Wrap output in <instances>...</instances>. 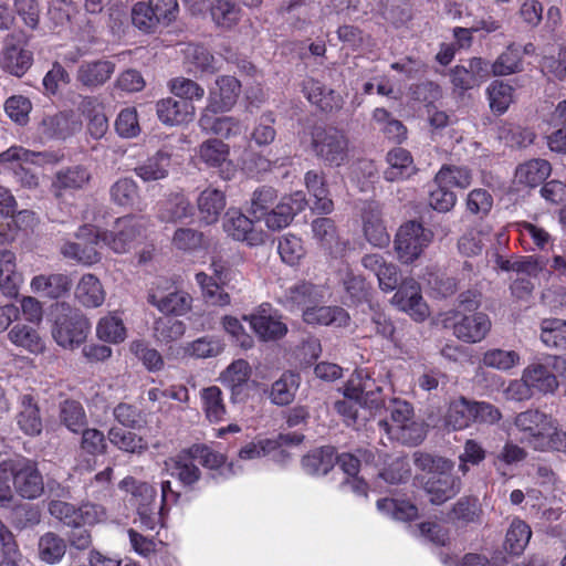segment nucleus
<instances>
[{
	"instance_id": "1",
	"label": "nucleus",
	"mask_w": 566,
	"mask_h": 566,
	"mask_svg": "<svg viewBox=\"0 0 566 566\" xmlns=\"http://www.w3.org/2000/svg\"><path fill=\"white\" fill-rule=\"evenodd\" d=\"M120 489L130 494L129 501L136 507L140 527L145 531H156L163 527L165 515L180 496L168 480L160 483V503L156 502L157 491L151 484L133 476L123 479Z\"/></svg>"
},
{
	"instance_id": "2",
	"label": "nucleus",
	"mask_w": 566,
	"mask_h": 566,
	"mask_svg": "<svg viewBox=\"0 0 566 566\" xmlns=\"http://www.w3.org/2000/svg\"><path fill=\"white\" fill-rule=\"evenodd\" d=\"M380 406V387L366 370H357L344 387V398L335 402L347 426L359 428Z\"/></svg>"
},
{
	"instance_id": "3",
	"label": "nucleus",
	"mask_w": 566,
	"mask_h": 566,
	"mask_svg": "<svg viewBox=\"0 0 566 566\" xmlns=\"http://www.w3.org/2000/svg\"><path fill=\"white\" fill-rule=\"evenodd\" d=\"M276 190L272 187H260L252 193L249 214L258 222L264 221L268 229L272 231L287 227L294 217L302 212L307 200L303 191H295L284 196L276 202Z\"/></svg>"
},
{
	"instance_id": "4",
	"label": "nucleus",
	"mask_w": 566,
	"mask_h": 566,
	"mask_svg": "<svg viewBox=\"0 0 566 566\" xmlns=\"http://www.w3.org/2000/svg\"><path fill=\"white\" fill-rule=\"evenodd\" d=\"M518 441L535 451L566 452V431L558 428L557 421L538 409H527L514 418Z\"/></svg>"
},
{
	"instance_id": "5",
	"label": "nucleus",
	"mask_w": 566,
	"mask_h": 566,
	"mask_svg": "<svg viewBox=\"0 0 566 566\" xmlns=\"http://www.w3.org/2000/svg\"><path fill=\"white\" fill-rule=\"evenodd\" d=\"M413 463L417 469L427 472L423 490L432 504L440 505L460 492L461 480L452 473V461L430 453L415 452Z\"/></svg>"
},
{
	"instance_id": "6",
	"label": "nucleus",
	"mask_w": 566,
	"mask_h": 566,
	"mask_svg": "<svg viewBox=\"0 0 566 566\" xmlns=\"http://www.w3.org/2000/svg\"><path fill=\"white\" fill-rule=\"evenodd\" d=\"M387 410L390 413V421L380 420L379 426L389 439L408 446H417L422 442L426 432L423 426L415 420L411 403L394 399L389 402Z\"/></svg>"
},
{
	"instance_id": "7",
	"label": "nucleus",
	"mask_w": 566,
	"mask_h": 566,
	"mask_svg": "<svg viewBox=\"0 0 566 566\" xmlns=\"http://www.w3.org/2000/svg\"><path fill=\"white\" fill-rule=\"evenodd\" d=\"M142 218L125 216L118 218L111 231L96 230L93 234L95 244H103L115 253L129 251L142 235Z\"/></svg>"
},
{
	"instance_id": "8",
	"label": "nucleus",
	"mask_w": 566,
	"mask_h": 566,
	"mask_svg": "<svg viewBox=\"0 0 566 566\" xmlns=\"http://www.w3.org/2000/svg\"><path fill=\"white\" fill-rule=\"evenodd\" d=\"M311 145L317 158L328 166L339 167L347 159L348 139L339 129L315 128Z\"/></svg>"
},
{
	"instance_id": "9",
	"label": "nucleus",
	"mask_w": 566,
	"mask_h": 566,
	"mask_svg": "<svg viewBox=\"0 0 566 566\" xmlns=\"http://www.w3.org/2000/svg\"><path fill=\"white\" fill-rule=\"evenodd\" d=\"M90 329L88 319L78 310L69 307L56 316L52 336L59 346L73 349L85 342Z\"/></svg>"
},
{
	"instance_id": "10",
	"label": "nucleus",
	"mask_w": 566,
	"mask_h": 566,
	"mask_svg": "<svg viewBox=\"0 0 566 566\" xmlns=\"http://www.w3.org/2000/svg\"><path fill=\"white\" fill-rule=\"evenodd\" d=\"M432 240V232L417 221L402 224L395 239V250L401 263H413Z\"/></svg>"
},
{
	"instance_id": "11",
	"label": "nucleus",
	"mask_w": 566,
	"mask_h": 566,
	"mask_svg": "<svg viewBox=\"0 0 566 566\" xmlns=\"http://www.w3.org/2000/svg\"><path fill=\"white\" fill-rule=\"evenodd\" d=\"M243 319L249 323L261 342H275L287 334V325L282 321V315L270 304H261L250 315H244Z\"/></svg>"
},
{
	"instance_id": "12",
	"label": "nucleus",
	"mask_w": 566,
	"mask_h": 566,
	"mask_svg": "<svg viewBox=\"0 0 566 566\" xmlns=\"http://www.w3.org/2000/svg\"><path fill=\"white\" fill-rule=\"evenodd\" d=\"M12 483L15 492L23 499L34 500L44 492L43 476L38 463L22 458L11 462Z\"/></svg>"
},
{
	"instance_id": "13",
	"label": "nucleus",
	"mask_w": 566,
	"mask_h": 566,
	"mask_svg": "<svg viewBox=\"0 0 566 566\" xmlns=\"http://www.w3.org/2000/svg\"><path fill=\"white\" fill-rule=\"evenodd\" d=\"M48 510L54 518L71 527L92 525L102 514L101 506L96 504L84 503L76 507L62 500H50Z\"/></svg>"
},
{
	"instance_id": "14",
	"label": "nucleus",
	"mask_w": 566,
	"mask_h": 566,
	"mask_svg": "<svg viewBox=\"0 0 566 566\" xmlns=\"http://www.w3.org/2000/svg\"><path fill=\"white\" fill-rule=\"evenodd\" d=\"M256 223L258 221L250 219L241 211L230 209L224 216L223 230L235 241L258 247L264 243L266 233Z\"/></svg>"
},
{
	"instance_id": "15",
	"label": "nucleus",
	"mask_w": 566,
	"mask_h": 566,
	"mask_svg": "<svg viewBox=\"0 0 566 566\" xmlns=\"http://www.w3.org/2000/svg\"><path fill=\"white\" fill-rule=\"evenodd\" d=\"M313 238L319 248L332 259H343L348 249L349 241L339 235L333 219L316 218L311 223Z\"/></svg>"
},
{
	"instance_id": "16",
	"label": "nucleus",
	"mask_w": 566,
	"mask_h": 566,
	"mask_svg": "<svg viewBox=\"0 0 566 566\" xmlns=\"http://www.w3.org/2000/svg\"><path fill=\"white\" fill-rule=\"evenodd\" d=\"M198 157L209 168L219 169L220 177L230 180L235 168L229 159L230 147L219 138H209L202 142L198 147Z\"/></svg>"
},
{
	"instance_id": "17",
	"label": "nucleus",
	"mask_w": 566,
	"mask_h": 566,
	"mask_svg": "<svg viewBox=\"0 0 566 566\" xmlns=\"http://www.w3.org/2000/svg\"><path fill=\"white\" fill-rule=\"evenodd\" d=\"M396 289L391 303L416 321H423L427 317L428 307L423 302L420 284L415 279L408 277Z\"/></svg>"
},
{
	"instance_id": "18",
	"label": "nucleus",
	"mask_w": 566,
	"mask_h": 566,
	"mask_svg": "<svg viewBox=\"0 0 566 566\" xmlns=\"http://www.w3.org/2000/svg\"><path fill=\"white\" fill-rule=\"evenodd\" d=\"M190 450L197 463L209 470L210 478L216 483L229 480L240 473L239 467L232 462L228 463L223 454L207 446L195 444Z\"/></svg>"
},
{
	"instance_id": "19",
	"label": "nucleus",
	"mask_w": 566,
	"mask_h": 566,
	"mask_svg": "<svg viewBox=\"0 0 566 566\" xmlns=\"http://www.w3.org/2000/svg\"><path fill=\"white\" fill-rule=\"evenodd\" d=\"M323 300L322 290L310 283L300 282L284 291L280 303L290 312L302 311L317 305Z\"/></svg>"
},
{
	"instance_id": "20",
	"label": "nucleus",
	"mask_w": 566,
	"mask_h": 566,
	"mask_svg": "<svg viewBox=\"0 0 566 566\" xmlns=\"http://www.w3.org/2000/svg\"><path fill=\"white\" fill-rule=\"evenodd\" d=\"M491 329V321L485 313L474 312L462 315L453 324L455 337L468 344H475L483 340Z\"/></svg>"
},
{
	"instance_id": "21",
	"label": "nucleus",
	"mask_w": 566,
	"mask_h": 566,
	"mask_svg": "<svg viewBox=\"0 0 566 566\" xmlns=\"http://www.w3.org/2000/svg\"><path fill=\"white\" fill-rule=\"evenodd\" d=\"M240 82L230 75L220 76L209 91V109L213 112H229L237 103L240 94Z\"/></svg>"
},
{
	"instance_id": "22",
	"label": "nucleus",
	"mask_w": 566,
	"mask_h": 566,
	"mask_svg": "<svg viewBox=\"0 0 566 566\" xmlns=\"http://www.w3.org/2000/svg\"><path fill=\"white\" fill-rule=\"evenodd\" d=\"M557 359L556 356H547L545 363H533L524 369L523 378L534 394H553L558 387L557 378L549 368Z\"/></svg>"
},
{
	"instance_id": "23",
	"label": "nucleus",
	"mask_w": 566,
	"mask_h": 566,
	"mask_svg": "<svg viewBox=\"0 0 566 566\" xmlns=\"http://www.w3.org/2000/svg\"><path fill=\"white\" fill-rule=\"evenodd\" d=\"M251 373L250 364L240 358L233 360L221 374V382L231 390L232 402L235 403L245 399Z\"/></svg>"
},
{
	"instance_id": "24",
	"label": "nucleus",
	"mask_w": 566,
	"mask_h": 566,
	"mask_svg": "<svg viewBox=\"0 0 566 566\" xmlns=\"http://www.w3.org/2000/svg\"><path fill=\"white\" fill-rule=\"evenodd\" d=\"M512 229L518 233L526 251H547L554 245L555 238L541 224L531 221H517Z\"/></svg>"
},
{
	"instance_id": "25",
	"label": "nucleus",
	"mask_w": 566,
	"mask_h": 566,
	"mask_svg": "<svg viewBox=\"0 0 566 566\" xmlns=\"http://www.w3.org/2000/svg\"><path fill=\"white\" fill-rule=\"evenodd\" d=\"M72 285L71 277L64 273L39 274L33 276L30 282L33 293L51 300L66 296Z\"/></svg>"
},
{
	"instance_id": "26",
	"label": "nucleus",
	"mask_w": 566,
	"mask_h": 566,
	"mask_svg": "<svg viewBox=\"0 0 566 566\" xmlns=\"http://www.w3.org/2000/svg\"><path fill=\"white\" fill-rule=\"evenodd\" d=\"M95 231V229L87 226L81 228L78 237L88 235L90 243L83 244L81 242L67 241L61 247L62 255L65 259L82 263L84 265H92L97 263L101 260V253L96 249L98 244L94 243L93 234Z\"/></svg>"
},
{
	"instance_id": "27",
	"label": "nucleus",
	"mask_w": 566,
	"mask_h": 566,
	"mask_svg": "<svg viewBox=\"0 0 566 566\" xmlns=\"http://www.w3.org/2000/svg\"><path fill=\"white\" fill-rule=\"evenodd\" d=\"M115 72V63L111 60L84 61L77 69L76 80L87 88H96L105 84Z\"/></svg>"
},
{
	"instance_id": "28",
	"label": "nucleus",
	"mask_w": 566,
	"mask_h": 566,
	"mask_svg": "<svg viewBox=\"0 0 566 566\" xmlns=\"http://www.w3.org/2000/svg\"><path fill=\"white\" fill-rule=\"evenodd\" d=\"M15 420L19 429L25 436L35 437L42 432L40 408L32 395L24 394L19 397Z\"/></svg>"
},
{
	"instance_id": "29",
	"label": "nucleus",
	"mask_w": 566,
	"mask_h": 566,
	"mask_svg": "<svg viewBox=\"0 0 566 566\" xmlns=\"http://www.w3.org/2000/svg\"><path fill=\"white\" fill-rule=\"evenodd\" d=\"M91 174L84 166H73L59 170L52 181V192L61 198L66 192L83 189L90 181Z\"/></svg>"
},
{
	"instance_id": "30",
	"label": "nucleus",
	"mask_w": 566,
	"mask_h": 566,
	"mask_svg": "<svg viewBox=\"0 0 566 566\" xmlns=\"http://www.w3.org/2000/svg\"><path fill=\"white\" fill-rule=\"evenodd\" d=\"M156 112L163 124L177 126L191 120L195 107L189 102L167 97L157 102Z\"/></svg>"
},
{
	"instance_id": "31",
	"label": "nucleus",
	"mask_w": 566,
	"mask_h": 566,
	"mask_svg": "<svg viewBox=\"0 0 566 566\" xmlns=\"http://www.w3.org/2000/svg\"><path fill=\"white\" fill-rule=\"evenodd\" d=\"M59 160V155L53 151H33L22 146H11L0 154V166L8 167L13 171L17 164L30 163L34 165L54 164Z\"/></svg>"
},
{
	"instance_id": "32",
	"label": "nucleus",
	"mask_w": 566,
	"mask_h": 566,
	"mask_svg": "<svg viewBox=\"0 0 566 566\" xmlns=\"http://www.w3.org/2000/svg\"><path fill=\"white\" fill-rule=\"evenodd\" d=\"M226 208V195L216 188L202 190L197 198L199 221L206 226L216 223Z\"/></svg>"
},
{
	"instance_id": "33",
	"label": "nucleus",
	"mask_w": 566,
	"mask_h": 566,
	"mask_svg": "<svg viewBox=\"0 0 566 566\" xmlns=\"http://www.w3.org/2000/svg\"><path fill=\"white\" fill-rule=\"evenodd\" d=\"M170 166L171 153L160 149L139 161L134 168V172L145 182L157 181L168 176Z\"/></svg>"
},
{
	"instance_id": "34",
	"label": "nucleus",
	"mask_w": 566,
	"mask_h": 566,
	"mask_svg": "<svg viewBox=\"0 0 566 566\" xmlns=\"http://www.w3.org/2000/svg\"><path fill=\"white\" fill-rule=\"evenodd\" d=\"M167 467L170 476L175 478L185 488H192L201 475L198 463L192 457L190 449L171 459V462L167 463Z\"/></svg>"
},
{
	"instance_id": "35",
	"label": "nucleus",
	"mask_w": 566,
	"mask_h": 566,
	"mask_svg": "<svg viewBox=\"0 0 566 566\" xmlns=\"http://www.w3.org/2000/svg\"><path fill=\"white\" fill-rule=\"evenodd\" d=\"M301 463L308 475H326L336 464V451L329 446L313 449L302 458Z\"/></svg>"
},
{
	"instance_id": "36",
	"label": "nucleus",
	"mask_w": 566,
	"mask_h": 566,
	"mask_svg": "<svg viewBox=\"0 0 566 566\" xmlns=\"http://www.w3.org/2000/svg\"><path fill=\"white\" fill-rule=\"evenodd\" d=\"M304 322L313 325L345 327L349 323V314L340 306L313 305L305 310Z\"/></svg>"
},
{
	"instance_id": "37",
	"label": "nucleus",
	"mask_w": 566,
	"mask_h": 566,
	"mask_svg": "<svg viewBox=\"0 0 566 566\" xmlns=\"http://www.w3.org/2000/svg\"><path fill=\"white\" fill-rule=\"evenodd\" d=\"M109 196L116 206L142 210V199L137 182L130 177L116 180L109 188Z\"/></svg>"
},
{
	"instance_id": "38",
	"label": "nucleus",
	"mask_w": 566,
	"mask_h": 566,
	"mask_svg": "<svg viewBox=\"0 0 566 566\" xmlns=\"http://www.w3.org/2000/svg\"><path fill=\"white\" fill-rule=\"evenodd\" d=\"M552 172L549 161L542 158L531 159L517 166L515 179L520 185L535 188L545 181Z\"/></svg>"
},
{
	"instance_id": "39",
	"label": "nucleus",
	"mask_w": 566,
	"mask_h": 566,
	"mask_svg": "<svg viewBox=\"0 0 566 566\" xmlns=\"http://www.w3.org/2000/svg\"><path fill=\"white\" fill-rule=\"evenodd\" d=\"M303 93L310 103L316 105L323 112H332L339 107V95L319 81L313 78L304 81Z\"/></svg>"
},
{
	"instance_id": "40",
	"label": "nucleus",
	"mask_w": 566,
	"mask_h": 566,
	"mask_svg": "<svg viewBox=\"0 0 566 566\" xmlns=\"http://www.w3.org/2000/svg\"><path fill=\"white\" fill-rule=\"evenodd\" d=\"M388 168L384 176L388 181L405 179L415 174L416 167L411 154L401 147H396L387 154Z\"/></svg>"
},
{
	"instance_id": "41",
	"label": "nucleus",
	"mask_w": 566,
	"mask_h": 566,
	"mask_svg": "<svg viewBox=\"0 0 566 566\" xmlns=\"http://www.w3.org/2000/svg\"><path fill=\"white\" fill-rule=\"evenodd\" d=\"M304 181L307 190L315 199L313 210L322 214L331 213L334 209V203L328 197L324 175L316 170H310L305 174Z\"/></svg>"
},
{
	"instance_id": "42",
	"label": "nucleus",
	"mask_w": 566,
	"mask_h": 566,
	"mask_svg": "<svg viewBox=\"0 0 566 566\" xmlns=\"http://www.w3.org/2000/svg\"><path fill=\"white\" fill-rule=\"evenodd\" d=\"M473 400L463 396L452 400L444 416V424L451 430H463L473 423Z\"/></svg>"
},
{
	"instance_id": "43",
	"label": "nucleus",
	"mask_w": 566,
	"mask_h": 566,
	"mask_svg": "<svg viewBox=\"0 0 566 566\" xmlns=\"http://www.w3.org/2000/svg\"><path fill=\"white\" fill-rule=\"evenodd\" d=\"M76 300L85 307L95 308L105 301V291L98 277L84 274L75 289Z\"/></svg>"
},
{
	"instance_id": "44",
	"label": "nucleus",
	"mask_w": 566,
	"mask_h": 566,
	"mask_svg": "<svg viewBox=\"0 0 566 566\" xmlns=\"http://www.w3.org/2000/svg\"><path fill=\"white\" fill-rule=\"evenodd\" d=\"M548 260L545 255H527L514 262L505 261L501 268L505 271H514L517 275L532 277H548Z\"/></svg>"
},
{
	"instance_id": "45",
	"label": "nucleus",
	"mask_w": 566,
	"mask_h": 566,
	"mask_svg": "<svg viewBox=\"0 0 566 566\" xmlns=\"http://www.w3.org/2000/svg\"><path fill=\"white\" fill-rule=\"evenodd\" d=\"M148 302L165 315L175 317L186 314L191 306V297L185 292H171L164 296L151 292L148 295Z\"/></svg>"
},
{
	"instance_id": "46",
	"label": "nucleus",
	"mask_w": 566,
	"mask_h": 566,
	"mask_svg": "<svg viewBox=\"0 0 566 566\" xmlns=\"http://www.w3.org/2000/svg\"><path fill=\"white\" fill-rule=\"evenodd\" d=\"M82 112L87 119V130L94 139H101L108 130V119L104 106L95 97L82 102Z\"/></svg>"
},
{
	"instance_id": "47",
	"label": "nucleus",
	"mask_w": 566,
	"mask_h": 566,
	"mask_svg": "<svg viewBox=\"0 0 566 566\" xmlns=\"http://www.w3.org/2000/svg\"><path fill=\"white\" fill-rule=\"evenodd\" d=\"M158 216L164 222H178L192 216V206L182 192L170 193L163 201Z\"/></svg>"
},
{
	"instance_id": "48",
	"label": "nucleus",
	"mask_w": 566,
	"mask_h": 566,
	"mask_svg": "<svg viewBox=\"0 0 566 566\" xmlns=\"http://www.w3.org/2000/svg\"><path fill=\"white\" fill-rule=\"evenodd\" d=\"M300 386V376L292 371L283 373L276 379L269 394L272 403L276 406H286L294 400L295 394Z\"/></svg>"
},
{
	"instance_id": "49",
	"label": "nucleus",
	"mask_w": 566,
	"mask_h": 566,
	"mask_svg": "<svg viewBox=\"0 0 566 566\" xmlns=\"http://www.w3.org/2000/svg\"><path fill=\"white\" fill-rule=\"evenodd\" d=\"M184 54L191 72L212 74L219 70L218 61L203 45L190 43L184 50Z\"/></svg>"
},
{
	"instance_id": "50",
	"label": "nucleus",
	"mask_w": 566,
	"mask_h": 566,
	"mask_svg": "<svg viewBox=\"0 0 566 566\" xmlns=\"http://www.w3.org/2000/svg\"><path fill=\"white\" fill-rule=\"evenodd\" d=\"M482 509L476 497L464 496L459 499L449 513V520L461 525L481 523Z\"/></svg>"
},
{
	"instance_id": "51",
	"label": "nucleus",
	"mask_w": 566,
	"mask_h": 566,
	"mask_svg": "<svg viewBox=\"0 0 566 566\" xmlns=\"http://www.w3.org/2000/svg\"><path fill=\"white\" fill-rule=\"evenodd\" d=\"M200 398L202 410L210 422L218 423L224 420L227 409L222 391L218 386L203 388L200 392Z\"/></svg>"
},
{
	"instance_id": "52",
	"label": "nucleus",
	"mask_w": 566,
	"mask_h": 566,
	"mask_svg": "<svg viewBox=\"0 0 566 566\" xmlns=\"http://www.w3.org/2000/svg\"><path fill=\"white\" fill-rule=\"evenodd\" d=\"M541 340L547 347L566 350V321L544 318L541 322Z\"/></svg>"
},
{
	"instance_id": "53",
	"label": "nucleus",
	"mask_w": 566,
	"mask_h": 566,
	"mask_svg": "<svg viewBox=\"0 0 566 566\" xmlns=\"http://www.w3.org/2000/svg\"><path fill=\"white\" fill-rule=\"evenodd\" d=\"M532 537L530 525L521 518H514L506 532L504 547L512 555H521Z\"/></svg>"
},
{
	"instance_id": "54",
	"label": "nucleus",
	"mask_w": 566,
	"mask_h": 566,
	"mask_svg": "<svg viewBox=\"0 0 566 566\" xmlns=\"http://www.w3.org/2000/svg\"><path fill=\"white\" fill-rule=\"evenodd\" d=\"M32 64V53L15 45H9L3 51L2 67L6 72L21 77Z\"/></svg>"
},
{
	"instance_id": "55",
	"label": "nucleus",
	"mask_w": 566,
	"mask_h": 566,
	"mask_svg": "<svg viewBox=\"0 0 566 566\" xmlns=\"http://www.w3.org/2000/svg\"><path fill=\"white\" fill-rule=\"evenodd\" d=\"M495 76L511 75L522 71L521 45L511 43L491 65Z\"/></svg>"
},
{
	"instance_id": "56",
	"label": "nucleus",
	"mask_w": 566,
	"mask_h": 566,
	"mask_svg": "<svg viewBox=\"0 0 566 566\" xmlns=\"http://www.w3.org/2000/svg\"><path fill=\"white\" fill-rule=\"evenodd\" d=\"M66 552L65 541L54 533H45L39 539V556L46 564L54 565L62 560Z\"/></svg>"
},
{
	"instance_id": "57",
	"label": "nucleus",
	"mask_w": 566,
	"mask_h": 566,
	"mask_svg": "<svg viewBox=\"0 0 566 566\" xmlns=\"http://www.w3.org/2000/svg\"><path fill=\"white\" fill-rule=\"evenodd\" d=\"M107 438L114 447L123 452L140 453L146 449L145 441L140 436L119 427H112Z\"/></svg>"
},
{
	"instance_id": "58",
	"label": "nucleus",
	"mask_w": 566,
	"mask_h": 566,
	"mask_svg": "<svg viewBox=\"0 0 566 566\" xmlns=\"http://www.w3.org/2000/svg\"><path fill=\"white\" fill-rule=\"evenodd\" d=\"M40 132L50 139H65L73 134V128L69 116L64 113H57L43 117Z\"/></svg>"
},
{
	"instance_id": "59",
	"label": "nucleus",
	"mask_w": 566,
	"mask_h": 566,
	"mask_svg": "<svg viewBox=\"0 0 566 566\" xmlns=\"http://www.w3.org/2000/svg\"><path fill=\"white\" fill-rule=\"evenodd\" d=\"M186 331L182 321L175 316L165 315L154 323V336L163 344H168L179 339Z\"/></svg>"
},
{
	"instance_id": "60",
	"label": "nucleus",
	"mask_w": 566,
	"mask_h": 566,
	"mask_svg": "<svg viewBox=\"0 0 566 566\" xmlns=\"http://www.w3.org/2000/svg\"><path fill=\"white\" fill-rule=\"evenodd\" d=\"M196 282L200 286L207 303L216 306H224L230 303L229 294L224 292L213 276L199 272L196 274Z\"/></svg>"
},
{
	"instance_id": "61",
	"label": "nucleus",
	"mask_w": 566,
	"mask_h": 566,
	"mask_svg": "<svg viewBox=\"0 0 566 566\" xmlns=\"http://www.w3.org/2000/svg\"><path fill=\"white\" fill-rule=\"evenodd\" d=\"M377 509L394 520L402 522L411 521L418 515V509L412 503L388 497L378 500Z\"/></svg>"
},
{
	"instance_id": "62",
	"label": "nucleus",
	"mask_w": 566,
	"mask_h": 566,
	"mask_svg": "<svg viewBox=\"0 0 566 566\" xmlns=\"http://www.w3.org/2000/svg\"><path fill=\"white\" fill-rule=\"evenodd\" d=\"M210 15L217 27L231 29L240 20V8L229 0H217L210 7Z\"/></svg>"
},
{
	"instance_id": "63",
	"label": "nucleus",
	"mask_w": 566,
	"mask_h": 566,
	"mask_svg": "<svg viewBox=\"0 0 566 566\" xmlns=\"http://www.w3.org/2000/svg\"><path fill=\"white\" fill-rule=\"evenodd\" d=\"M96 334L104 342L117 344L125 339L126 328L118 315L109 314L99 319L96 326Z\"/></svg>"
},
{
	"instance_id": "64",
	"label": "nucleus",
	"mask_w": 566,
	"mask_h": 566,
	"mask_svg": "<svg viewBox=\"0 0 566 566\" xmlns=\"http://www.w3.org/2000/svg\"><path fill=\"white\" fill-rule=\"evenodd\" d=\"M61 422L72 432L77 433L86 426L83 406L75 400H64L60 406Z\"/></svg>"
}]
</instances>
